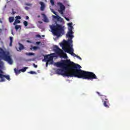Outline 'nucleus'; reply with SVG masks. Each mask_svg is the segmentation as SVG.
<instances>
[{
    "mask_svg": "<svg viewBox=\"0 0 130 130\" xmlns=\"http://www.w3.org/2000/svg\"><path fill=\"white\" fill-rule=\"evenodd\" d=\"M32 49H34V50H36L38 49V47L34 46L32 48H30V50H32Z\"/></svg>",
    "mask_w": 130,
    "mask_h": 130,
    "instance_id": "nucleus-19",
    "label": "nucleus"
},
{
    "mask_svg": "<svg viewBox=\"0 0 130 130\" xmlns=\"http://www.w3.org/2000/svg\"><path fill=\"white\" fill-rule=\"evenodd\" d=\"M10 46H12L13 45V37H10Z\"/></svg>",
    "mask_w": 130,
    "mask_h": 130,
    "instance_id": "nucleus-17",
    "label": "nucleus"
},
{
    "mask_svg": "<svg viewBox=\"0 0 130 130\" xmlns=\"http://www.w3.org/2000/svg\"><path fill=\"white\" fill-rule=\"evenodd\" d=\"M12 34L14 35V32H13V31H12Z\"/></svg>",
    "mask_w": 130,
    "mask_h": 130,
    "instance_id": "nucleus-44",
    "label": "nucleus"
},
{
    "mask_svg": "<svg viewBox=\"0 0 130 130\" xmlns=\"http://www.w3.org/2000/svg\"><path fill=\"white\" fill-rule=\"evenodd\" d=\"M23 24L25 27H27L28 26V22H27V21H24L23 22Z\"/></svg>",
    "mask_w": 130,
    "mask_h": 130,
    "instance_id": "nucleus-23",
    "label": "nucleus"
},
{
    "mask_svg": "<svg viewBox=\"0 0 130 130\" xmlns=\"http://www.w3.org/2000/svg\"><path fill=\"white\" fill-rule=\"evenodd\" d=\"M36 37H38V38H41V36H40V35H37Z\"/></svg>",
    "mask_w": 130,
    "mask_h": 130,
    "instance_id": "nucleus-34",
    "label": "nucleus"
},
{
    "mask_svg": "<svg viewBox=\"0 0 130 130\" xmlns=\"http://www.w3.org/2000/svg\"><path fill=\"white\" fill-rule=\"evenodd\" d=\"M65 19H66V20H67V21H70V19H69V18H65Z\"/></svg>",
    "mask_w": 130,
    "mask_h": 130,
    "instance_id": "nucleus-39",
    "label": "nucleus"
},
{
    "mask_svg": "<svg viewBox=\"0 0 130 130\" xmlns=\"http://www.w3.org/2000/svg\"><path fill=\"white\" fill-rule=\"evenodd\" d=\"M55 64L57 68H62L63 70L65 71H69V70H74V69H78V67L80 65L76 64L71 60H64L63 62H57Z\"/></svg>",
    "mask_w": 130,
    "mask_h": 130,
    "instance_id": "nucleus-2",
    "label": "nucleus"
},
{
    "mask_svg": "<svg viewBox=\"0 0 130 130\" xmlns=\"http://www.w3.org/2000/svg\"><path fill=\"white\" fill-rule=\"evenodd\" d=\"M36 43H37V44L39 45L40 43V42H38Z\"/></svg>",
    "mask_w": 130,
    "mask_h": 130,
    "instance_id": "nucleus-41",
    "label": "nucleus"
},
{
    "mask_svg": "<svg viewBox=\"0 0 130 130\" xmlns=\"http://www.w3.org/2000/svg\"><path fill=\"white\" fill-rule=\"evenodd\" d=\"M25 19L26 20H28L29 19V17L28 16H26Z\"/></svg>",
    "mask_w": 130,
    "mask_h": 130,
    "instance_id": "nucleus-38",
    "label": "nucleus"
},
{
    "mask_svg": "<svg viewBox=\"0 0 130 130\" xmlns=\"http://www.w3.org/2000/svg\"><path fill=\"white\" fill-rule=\"evenodd\" d=\"M54 49L56 53H57V54H59V55L63 54V58H68V55H67V53L63 52V50L59 48L58 46H55Z\"/></svg>",
    "mask_w": 130,
    "mask_h": 130,
    "instance_id": "nucleus-8",
    "label": "nucleus"
},
{
    "mask_svg": "<svg viewBox=\"0 0 130 130\" xmlns=\"http://www.w3.org/2000/svg\"><path fill=\"white\" fill-rule=\"evenodd\" d=\"M29 74H30L31 75H33L34 74H36V72L34 71H30V72H29Z\"/></svg>",
    "mask_w": 130,
    "mask_h": 130,
    "instance_id": "nucleus-28",
    "label": "nucleus"
},
{
    "mask_svg": "<svg viewBox=\"0 0 130 130\" xmlns=\"http://www.w3.org/2000/svg\"><path fill=\"white\" fill-rule=\"evenodd\" d=\"M53 18H54V19H56L57 22H60V23H62V22L63 21V19L61 17L58 16V15H53Z\"/></svg>",
    "mask_w": 130,
    "mask_h": 130,
    "instance_id": "nucleus-11",
    "label": "nucleus"
},
{
    "mask_svg": "<svg viewBox=\"0 0 130 130\" xmlns=\"http://www.w3.org/2000/svg\"><path fill=\"white\" fill-rule=\"evenodd\" d=\"M53 54H51L49 55H47L44 56V59L46 63V67H48V64H52L53 63Z\"/></svg>",
    "mask_w": 130,
    "mask_h": 130,
    "instance_id": "nucleus-6",
    "label": "nucleus"
},
{
    "mask_svg": "<svg viewBox=\"0 0 130 130\" xmlns=\"http://www.w3.org/2000/svg\"><path fill=\"white\" fill-rule=\"evenodd\" d=\"M0 63H3V61H0Z\"/></svg>",
    "mask_w": 130,
    "mask_h": 130,
    "instance_id": "nucleus-43",
    "label": "nucleus"
},
{
    "mask_svg": "<svg viewBox=\"0 0 130 130\" xmlns=\"http://www.w3.org/2000/svg\"><path fill=\"white\" fill-rule=\"evenodd\" d=\"M56 25L52 24L50 25L51 32L53 33V35L57 36V37H60L63 35V28H62V25L58 24L57 21H55Z\"/></svg>",
    "mask_w": 130,
    "mask_h": 130,
    "instance_id": "nucleus-3",
    "label": "nucleus"
},
{
    "mask_svg": "<svg viewBox=\"0 0 130 130\" xmlns=\"http://www.w3.org/2000/svg\"><path fill=\"white\" fill-rule=\"evenodd\" d=\"M58 6H59L60 7V10L64 11L66 10V7H64V5H62V3H58L57 4Z\"/></svg>",
    "mask_w": 130,
    "mask_h": 130,
    "instance_id": "nucleus-13",
    "label": "nucleus"
},
{
    "mask_svg": "<svg viewBox=\"0 0 130 130\" xmlns=\"http://www.w3.org/2000/svg\"><path fill=\"white\" fill-rule=\"evenodd\" d=\"M33 66H34V68H37L38 67V66L35 64V63H33Z\"/></svg>",
    "mask_w": 130,
    "mask_h": 130,
    "instance_id": "nucleus-33",
    "label": "nucleus"
},
{
    "mask_svg": "<svg viewBox=\"0 0 130 130\" xmlns=\"http://www.w3.org/2000/svg\"><path fill=\"white\" fill-rule=\"evenodd\" d=\"M40 5H41V8H40L41 11H44L45 9V4H44V3L43 2H40Z\"/></svg>",
    "mask_w": 130,
    "mask_h": 130,
    "instance_id": "nucleus-12",
    "label": "nucleus"
},
{
    "mask_svg": "<svg viewBox=\"0 0 130 130\" xmlns=\"http://www.w3.org/2000/svg\"><path fill=\"white\" fill-rule=\"evenodd\" d=\"M15 28L16 30H19V28H21V25H15Z\"/></svg>",
    "mask_w": 130,
    "mask_h": 130,
    "instance_id": "nucleus-22",
    "label": "nucleus"
},
{
    "mask_svg": "<svg viewBox=\"0 0 130 130\" xmlns=\"http://www.w3.org/2000/svg\"><path fill=\"white\" fill-rule=\"evenodd\" d=\"M28 69L27 67H24V68L20 69L21 72H26V70H27Z\"/></svg>",
    "mask_w": 130,
    "mask_h": 130,
    "instance_id": "nucleus-21",
    "label": "nucleus"
},
{
    "mask_svg": "<svg viewBox=\"0 0 130 130\" xmlns=\"http://www.w3.org/2000/svg\"><path fill=\"white\" fill-rule=\"evenodd\" d=\"M71 55H73V56H74V57H76V56H77V54H75V53H74V52H72Z\"/></svg>",
    "mask_w": 130,
    "mask_h": 130,
    "instance_id": "nucleus-32",
    "label": "nucleus"
},
{
    "mask_svg": "<svg viewBox=\"0 0 130 130\" xmlns=\"http://www.w3.org/2000/svg\"><path fill=\"white\" fill-rule=\"evenodd\" d=\"M68 25L69 27H73V22L68 23Z\"/></svg>",
    "mask_w": 130,
    "mask_h": 130,
    "instance_id": "nucleus-25",
    "label": "nucleus"
},
{
    "mask_svg": "<svg viewBox=\"0 0 130 130\" xmlns=\"http://www.w3.org/2000/svg\"><path fill=\"white\" fill-rule=\"evenodd\" d=\"M26 55H28L29 56H31L32 55H35L34 53H25Z\"/></svg>",
    "mask_w": 130,
    "mask_h": 130,
    "instance_id": "nucleus-18",
    "label": "nucleus"
},
{
    "mask_svg": "<svg viewBox=\"0 0 130 130\" xmlns=\"http://www.w3.org/2000/svg\"><path fill=\"white\" fill-rule=\"evenodd\" d=\"M0 57L5 61H7L9 64H13L12 57H11V56L6 54V52L4 51V50L2 48H0Z\"/></svg>",
    "mask_w": 130,
    "mask_h": 130,
    "instance_id": "nucleus-5",
    "label": "nucleus"
},
{
    "mask_svg": "<svg viewBox=\"0 0 130 130\" xmlns=\"http://www.w3.org/2000/svg\"><path fill=\"white\" fill-rule=\"evenodd\" d=\"M19 50H20V51H21V50H23V49H25V47H24V45H23V44L19 43Z\"/></svg>",
    "mask_w": 130,
    "mask_h": 130,
    "instance_id": "nucleus-14",
    "label": "nucleus"
},
{
    "mask_svg": "<svg viewBox=\"0 0 130 130\" xmlns=\"http://www.w3.org/2000/svg\"><path fill=\"white\" fill-rule=\"evenodd\" d=\"M75 57H77V58H79L80 60H82V58L80 57V56H78V55H76V56Z\"/></svg>",
    "mask_w": 130,
    "mask_h": 130,
    "instance_id": "nucleus-29",
    "label": "nucleus"
},
{
    "mask_svg": "<svg viewBox=\"0 0 130 130\" xmlns=\"http://www.w3.org/2000/svg\"><path fill=\"white\" fill-rule=\"evenodd\" d=\"M14 72L15 73L16 75H19V74H21V70H17V69L15 68L14 69Z\"/></svg>",
    "mask_w": 130,
    "mask_h": 130,
    "instance_id": "nucleus-15",
    "label": "nucleus"
},
{
    "mask_svg": "<svg viewBox=\"0 0 130 130\" xmlns=\"http://www.w3.org/2000/svg\"><path fill=\"white\" fill-rule=\"evenodd\" d=\"M9 20L10 23H12V22H14V20H15V19L14 18V17L11 16L9 17Z\"/></svg>",
    "mask_w": 130,
    "mask_h": 130,
    "instance_id": "nucleus-16",
    "label": "nucleus"
},
{
    "mask_svg": "<svg viewBox=\"0 0 130 130\" xmlns=\"http://www.w3.org/2000/svg\"><path fill=\"white\" fill-rule=\"evenodd\" d=\"M13 25H17V23H16V21H14V22L13 23Z\"/></svg>",
    "mask_w": 130,
    "mask_h": 130,
    "instance_id": "nucleus-40",
    "label": "nucleus"
},
{
    "mask_svg": "<svg viewBox=\"0 0 130 130\" xmlns=\"http://www.w3.org/2000/svg\"><path fill=\"white\" fill-rule=\"evenodd\" d=\"M51 12L52 13H54V15H55L56 16H57V14H56V12L55 11L52 10Z\"/></svg>",
    "mask_w": 130,
    "mask_h": 130,
    "instance_id": "nucleus-31",
    "label": "nucleus"
},
{
    "mask_svg": "<svg viewBox=\"0 0 130 130\" xmlns=\"http://www.w3.org/2000/svg\"><path fill=\"white\" fill-rule=\"evenodd\" d=\"M103 102H104L103 104L105 107H106V108H109V101H108V99L105 98V99H102Z\"/></svg>",
    "mask_w": 130,
    "mask_h": 130,
    "instance_id": "nucleus-10",
    "label": "nucleus"
},
{
    "mask_svg": "<svg viewBox=\"0 0 130 130\" xmlns=\"http://www.w3.org/2000/svg\"><path fill=\"white\" fill-rule=\"evenodd\" d=\"M44 22H46V23L48 22V19H47V17H46V16L44 15Z\"/></svg>",
    "mask_w": 130,
    "mask_h": 130,
    "instance_id": "nucleus-20",
    "label": "nucleus"
},
{
    "mask_svg": "<svg viewBox=\"0 0 130 130\" xmlns=\"http://www.w3.org/2000/svg\"><path fill=\"white\" fill-rule=\"evenodd\" d=\"M105 98H106V96H105Z\"/></svg>",
    "mask_w": 130,
    "mask_h": 130,
    "instance_id": "nucleus-45",
    "label": "nucleus"
},
{
    "mask_svg": "<svg viewBox=\"0 0 130 130\" xmlns=\"http://www.w3.org/2000/svg\"><path fill=\"white\" fill-rule=\"evenodd\" d=\"M60 13H61V14H63V10H60Z\"/></svg>",
    "mask_w": 130,
    "mask_h": 130,
    "instance_id": "nucleus-36",
    "label": "nucleus"
},
{
    "mask_svg": "<svg viewBox=\"0 0 130 130\" xmlns=\"http://www.w3.org/2000/svg\"><path fill=\"white\" fill-rule=\"evenodd\" d=\"M16 20H21V16H17L15 17Z\"/></svg>",
    "mask_w": 130,
    "mask_h": 130,
    "instance_id": "nucleus-24",
    "label": "nucleus"
},
{
    "mask_svg": "<svg viewBox=\"0 0 130 130\" xmlns=\"http://www.w3.org/2000/svg\"><path fill=\"white\" fill-rule=\"evenodd\" d=\"M50 3L51 4L52 6L54 5V1L53 0H50Z\"/></svg>",
    "mask_w": 130,
    "mask_h": 130,
    "instance_id": "nucleus-27",
    "label": "nucleus"
},
{
    "mask_svg": "<svg viewBox=\"0 0 130 130\" xmlns=\"http://www.w3.org/2000/svg\"><path fill=\"white\" fill-rule=\"evenodd\" d=\"M82 67L79 65V66L77 67V68L69 69V70L57 69L56 73L57 75H61V76H62L63 77L78 78V79L91 80V81L97 79V76H96L95 74L92 72L83 71L80 69Z\"/></svg>",
    "mask_w": 130,
    "mask_h": 130,
    "instance_id": "nucleus-1",
    "label": "nucleus"
},
{
    "mask_svg": "<svg viewBox=\"0 0 130 130\" xmlns=\"http://www.w3.org/2000/svg\"><path fill=\"white\" fill-rule=\"evenodd\" d=\"M25 9L27 11H28V10H29V7H25Z\"/></svg>",
    "mask_w": 130,
    "mask_h": 130,
    "instance_id": "nucleus-37",
    "label": "nucleus"
},
{
    "mask_svg": "<svg viewBox=\"0 0 130 130\" xmlns=\"http://www.w3.org/2000/svg\"><path fill=\"white\" fill-rule=\"evenodd\" d=\"M42 37H45V36L42 35Z\"/></svg>",
    "mask_w": 130,
    "mask_h": 130,
    "instance_id": "nucleus-42",
    "label": "nucleus"
},
{
    "mask_svg": "<svg viewBox=\"0 0 130 130\" xmlns=\"http://www.w3.org/2000/svg\"><path fill=\"white\" fill-rule=\"evenodd\" d=\"M15 21V22H16L17 24H20V23H21V21H20V20H19L18 19H16Z\"/></svg>",
    "mask_w": 130,
    "mask_h": 130,
    "instance_id": "nucleus-26",
    "label": "nucleus"
},
{
    "mask_svg": "<svg viewBox=\"0 0 130 130\" xmlns=\"http://www.w3.org/2000/svg\"><path fill=\"white\" fill-rule=\"evenodd\" d=\"M4 62L0 63V79L1 80H0V82H6V79H5V78L6 79V80H8V81H11V78L10 77V75H5L3 74H4V72L2 69V64H3Z\"/></svg>",
    "mask_w": 130,
    "mask_h": 130,
    "instance_id": "nucleus-7",
    "label": "nucleus"
},
{
    "mask_svg": "<svg viewBox=\"0 0 130 130\" xmlns=\"http://www.w3.org/2000/svg\"><path fill=\"white\" fill-rule=\"evenodd\" d=\"M96 93H97V94H98V95H99V96H103V95H101V94H100V92H96Z\"/></svg>",
    "mask_w": 130,
    "mask_h": 130,
    "instance_id": "nucleus-35",
    "label": "nucleus"
},
{
    "mask_svg": "<svg viewBox=\"0 0 130 130\" xmlns=\"http://www.w3.org/2000/svg\"><path fill=\"white\" fill-rule=\"evenodd\" d=\"M72 43H71V41H67L66 40H63V42L61 43L60 45L61 46L62 49L63 50H64V51H65V52H67V53L72 54V52H73L74 51V49H73V48H72L73 45H71ZM70 46H71V47H70V50H69Z\"/></svg>",
    "mask_w": 130,
    "mask_h": 130,
    "instance_id": "nucleus-4",
    "label": "nucleus"
},
{
    "mask_svg": "<svg viewBox=\"0 0 130 130\" xmlns=\"http://www.w3.org/2000/svg\"><path fill=\"white\" fill-rule=\"evenodd\" d=\"M73 29L74 27L73 26H70L69 28V32L66 34V37L69 38L68 41H70L71 43H73V38L74 36L73 35Z\"/></svg>",
    "mask_w": 130,
    "mask_h": 130,
    "instance_id": "nucleus-9",
    "label": "nucleus"
},
{
    "mask_svg": "<svg viewBox=\"0 0 130 130\" xmlns=\"http://www.w3.org/2000/svg\"><path fill=\"white\" fill-rule=\"evenodd\" d=\"M25 6H28V7H31V6H32V4H29V3H25Z\"/></svg>",
    "mask_w": 130,
    "mask_h": 130,
    "instance_id": "nucleus-30",
    "label": "nucleus"
}]
</instances>
